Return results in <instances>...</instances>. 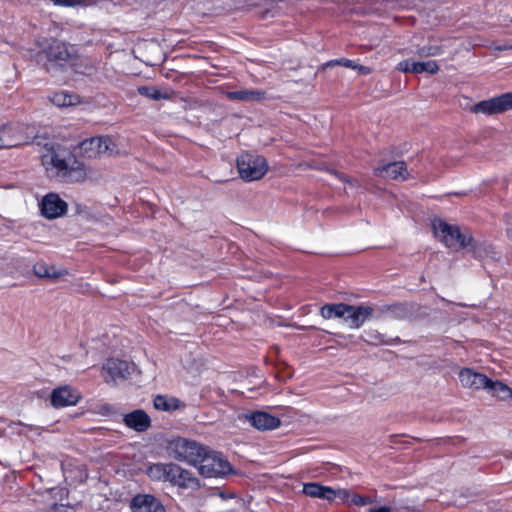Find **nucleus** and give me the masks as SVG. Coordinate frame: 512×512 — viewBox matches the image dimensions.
Returning <instances> with one entry per match:
<instances>
[{
  "label": "nucleus",
  "instance_id": "1",
  "mask_svg": "<svg viewBox=\"0 0 512 512\" xmlns=\"http://www.w3.org/2000/svg\"><path fill=\"white\" fill-rule=\"evenodd\" d=\"M41 161L46 172L52 177H60L66 181H79L85 178L84 165L59 144L46 143L42 148Z\"/></svg>",
  "mask_w": 512,
  "mask_h": 512
},
{
  "label": "nucleus",
  "instance_id": "2",
  "mask_svg": "<svg viewBox=\"0 0 512 512\" xmlns=\"http://www.w3.org/2000/svg\"><path fill=\"white\" fill-rule=\"evenodd\" d=\"M37 61L42 63L47 71L63 66L67 63L72 55L66 43L54 39H44L40 43V51L37 53Z\"/></svg>",
  "mask_w": 512,
  "mask_h": 512
},
{
  "label": "nucleus",
  "instance_id": "3",
  "mask_svg": "<svg viewBox=\"0 0 512 512\" xmlns=\"http://www.w3.org/2000/svg\"><path fill=\"white\" fill-rule=\"evenodd\" d=\"M167 448L174 459L197 466L201 462L206 446L192 439L177 437L169 442Z\"/></svg>",
  "mask_w": 512,
  "mask_h": 512
},
{
  "label": "nucleus",
  "instance_id": "4",
  "mask_svg": "<svg viewBox=\"0 0 512 512\" xmlns=\"http://www.w3.org/2000/svg\"><path fill=\"white\" fill-rule=\"evenodd\" d=\"M463 100H465L467 104L464 106L460 103V105L474 114L491 116L512 110V92H506L473 105H468L470 101L468 97H463Z\"/></svg>",
  "mask_w": 512,
  "mask_h": 512
},
{
  "label": "nucleus",
  "instance_id": "5",
  "mask_svg": "<svg viewBox=\"0 0 512 512\" xmlns=\"http://www.w3.org/2000/svg\"><path fill=\"white\" fill-rule=\"evenodd\" d=\"M237 169L240 177L250 182L261 179L267 173L268 163L261 155L245 152L237 158Z\"/></svg>",
  "mask_w": 512,
  "mask_h": 512
},
{
  "label": "nucleus",
  "instance_id": "6",
  "mask_svg": "<svg viewBox=\"0 0 512 512\" xmlns=\"http://www.w3.org/2000/svg\"><path fill=\"white\" fill-rule=\"evenodd\" d=\"M432 226L435 235L447 247H453L455 244H458L464 248L469 246L473 240L469 234L462 233L458 226L450 225L441 219L434 220Z\"/></svg>",
  "mask_w": 512,
  "mask_h": 512
},
{
  "label": "nucleus",
  "instance_id": "7",
  "mask_svg": "<svg viewBox=\"0 0 512 512\" xmlns=\"http://www.w3.org/2000/svg\"><path fill=\"white\" fill-rule=\"evenodd\" d=\"M198 465L205 477H219L232 471V466L221 453L209 451L207 447Z\"/></svg>",
  "mask_w": 512,
  "mask_h": 512
},
{
  "label": "nucleus",
  "instance_id": "8",
  "mask_svg": "<svg viewBox=\"0 0 512 512\" xmlns=\"http://www.w3.org/2000/svg\"><path fill=\"white\" fill-rule=\"evenodd\" d=\"M79 149L85 157L95 158L102 154H113L116 152V145L109 136H96L83 140Z\"/></svg>",
  "mask_w": 512,
  "mask_h": 512
},
{
  "label": "nucleus",
  "instance_id": "9",
  "mask_svg": "<svg viewBox=\"0 0 512 512\" xmlns=\"http://www.w3.org/2000/svg\"><path fill=\"white\" fill-rule=\"evenodd\" d=\"M41 215L49 220L59 218L67 213L68 204L57 193L46 194L40 204Z\"/></svg>",
  "mask_w": 512,
  "mask_h": 512
},
{
  "label": "nucleus",
  "instance_id": "10",
  "mask_svg": "<svg viewBox=\"0 0 512 512\" xmlns=\"http://www.w3.org/2000/svg\"><path fill=\"white\" fill-rule=\"evenodd\" d=\"M81 399L79 392L69 385L55 388L50 396V403L54 408H63L76 405Z\"/></svg>",
  "mask_w": 512,
  "mask_h": 512
},
{
  "label": "nucleus",
  "instance_id": "11",
  "mask_svg": "<svg viewBox=\"0 0 512 512\" xmlns=\"http://www.w3.org/2000/svg\"><path fill=\"white\" fill-rule=\"evenodd\" d=\"M374 309L369 305H349L346 307L344 321L351 329L360 328L367 320L372 318Z\"/></svg>",
  "mask_w": 512,
  "mask_h": 512
},
{
  "label": "nucleus",
  "instance_id": "12",
  "mask_svg": "<svg viewBox=\"0 0 512 512\" xmlns=\"http://www.w3.org/2000/svg\"><path fill=\"white\" fill-rule=\"evenodd\" d=\"M131 512H166L164 505L152 494H137L130 500Z\"/></svg>",
  "mask_w": 512,
  "mask_h": 512
},
{
  "label": "nucleus",
  "instance_id": "13",
  "mask_svg": "<svg viewBox=\"0 0 512 512\" xmlns=\"http://www.w3.org/2000/svg\"><path fill=\"white\" fill-rule=\"evenodd\" d=\"M245 417L251 426L260 431L273 430L281 424L278 417L263 411H255Z\"/></svg>",
  "mask_w": 512,
  "mask_h": 512
},
{
  "label": "nucleus",
  "instance_id": "14",
  "mask_svg": "<svg viewBox=\"0 0 512 512\" xmlns=\"http://www.w3.org/2000/svg\"><path fill=\"white\" fill-rule=\"evenodd\" d=\"M374 174L378 177L392 180H406L409 176L406 164L403 161L391 162L386 165L376 167L374 169Z\"/></svg>",
  "mask_w": 512,
  "mask_h": 512
},
{
  "label": "nucleus",
  "instance_id": "15",
  "mask_svg": "<svg viewBox=\"0 0 512 512\" xmlns=\"http://www.w3.org/2000/svg\"><path fill=\"white\" fill-rule=\"evenodd\" d=\"M123 422L127 427L137 432H144L151 425L150 417L144 410L141 409L134 410L124 415Z\"/></svg>",
  "mask_w": 512,
  "mask_h": 512
},
{
  "label": "nucleus",
  "instance_id": "16",
  "mask_svg": "<svg viewBox=\"0 0 512 512\" xmlns=\"http://www.w3.org/2000/svg\"><path fill=\"white\" fill-rule=\"evenodd\" d=\"M459 380L464 387L474 389H484L489 384V378L486 375L474 372L469 368L460 371Z\"/></svg>",
  "mask_w": 512,
  "mask_h": 512
},
{
  "label": "nucleus",
  "instance_id": "17",
  "mask_svg": "<svg viewBox=\"0 0 512 512\" xmlns=\"http://www.w3.org/2000/svg\"><path fill=\"white\" fill-rule=\"evenodd\" d=\"M103 371L112 381L127 379L130 375L129 364L124 360L108 359L103 365Z\"/></svg>",
  "mask_w": 512,
  "mask_h": 512
},
{
  "label": "nucleus",
  "instance_id": "18",
  "mask_svg": "<svg viewBox=\"0 0 512 512\" xmlns=\"http://www.w3.org/2000/svg\"><path fill=\"white\" fill-rule=\"evenodd\" d=\"M303 493L312 498H319L332 501L338 497V490L331 487L321 485L317 482L305 483L303 485Z\"/></svg>",
  "mask_w": 512,
  "mask_h": 512
},
{
  "label": "nucleus",
  "instance_id": "19",
  "mask_svg": "<svg viewBox=\"0 0 512 512\" xmlns=\"http://www.w3.org/2000/svg\"><path fill=\"white\" fill-rule=\"evenodd\" d=\"M137 92L150 100H168L171 99L173 92L168 89H160L155 86H139Z\"/></svg>",
  "mask_w": 512,
  "mask_h": 512
},
{
  "label": "nucleus",
  "instance_id": "20",
  "mask_svg": "<svg viewBox=\"0 0 512 512\" xmlns=\"http://www.w3.org/2000/svg\"><path fill=\"white\" fill-rule=\"evenodd\" d=\"M227 98L235 101L249 102L261 101L265 98V92L260 90H237L227 92Z\"/></svg>",
  "mask_w": 512,
  "mask_h": 512
},
{
  "label": "nucleus",
  "instance_id": "21",
  "mask_svg": "<svg viewBox=\"0 0 512 512\" xmlns=\"http://www.w3.org/2000/svg\"><path fill=\"white\" fill-rule=\"evenodd\" d=\"M50 100L58 107H69L80 103L79 96L68 91L56 92L50 97Z\"/></svg>",
  "mask_w": 512,
  "mask_h": 512
},
{
  "label": "nucleus",
  "instance_id": "22",
  "mask_svg": "<svg viewBox=\"0 0 512 512\" xmlns=\"http://www.w3.org/2000/svg\"><path fill=\"white\" fill-rule=\"evenodd\" d=\"M346 307L345 303H335V304H325L320 309V314L324 319L331 318H343L346 315Z\"/></svg>",
  "mask_w": 512,
  "mask_h": 512
},
{
  "label": "nucleus",
  "instance_id": "23",
  "mask_svg": "<svg viewBox=\"0 0 512 512\" xmlns=\"http://www.w3.org/2000/svg\"><path fill=\"white\" fill-rule=\"evenodd\" d=\"M154 407L160 411H175L180 408L181 402L175 397H167L164 395H157L154 398Z\"/></svg>",
  "mask_w": 512,
  "mask_h": 512
},
{
  "label": "nucleus",
  "instance_id": "24",
  "mask_svg": "<svg viewBox=\"0 0 512 512\" xmlns=\"http://www.w3.org/2000/svg\"><path fill=\"white\" fill-rule=\"evenodd\" d=\"M492 396H495L501 400L508 399L512 396V390L504 383L500 381H493L489 379V384L484 388Z\"/></svg>",
  "mask_w": 512,
  "mask_h": 512
},
{
  "label": "nucleus",
  "instance_id": "25",
  "mask_svg": "<svg viewBox=\"0 0 512 512\" xmlns=\"http://www.w3.org/2000/svg\"><path fill=\"white\" fill-rule=\"evenodd\" d=\"M338 497H340L344 502H346L349 505L352 504V505H356V506H364V505L372 503L371 498L361 496L356 493H352L346 489H339Z\"/></svg>",
  "mask_w": 512,
  "mask_h": 512
},
{
  "label": "nucleus",
  "instance_id": "26",
  "mask_svg": "<svg viewBox=\"0 0 512 512\" xmlns=\"http://www.w3.org/2000/svg\"><path fill=\"white\" fill-rule=\"evenodd\" d=\"M175 486L181 488H192L198 486V480L186 469L179 467V471L176 474V479L173 483Z\"/></svg>",
  "mask_w": 512,
  "mask_h": 512
},
{
  "label": "nucleus",
  "instance_id": "27",
  "mask_svg": "<svg viewBox=\"0 0 512 512\" xmlns=\"http://www.w3.org/2000/svg\"><path fill=\"white\" fill-rule=\"evenodd\" d=\"M166 463L150 464L146 468V474L152 481H162L165 479Z\"/></svg>",
  "mask_w": 512,
  "mask_h": 512
},
{
  "label": "nucleus",
  "instance_id": "28",
  "mask_svg": "<svg viewBox=\"0 0 512 512\" xmlns=\"http://www.w3.org/2000/svg\"><path fill=\"white\" fill-rule=\"evenodd\" d=\"M101 0H51L55 6L60 7H92L96 6Z\"/></svg>",
  "mask_w": 512,
  "mask_h": 512
},
{
  "label": "nucleus",
  "instance_id": "29",
  "mask_svg": "<svg viewBox=\"0 0 512 512\" xmlns=\"http://www.w3.org/2000/svg\"><path fill=\"white\" fill-rule=\"evenodd\" d=\"M439 70V66L436 61L429 60L424 62H414L412 64V73L420 74L427 72L429 74H436Z\"/></svg>",
  "mask_w": 512,
  "mask_h": 512
},
{
  "label": "nucleus",
  "instance_id": "30",
  "mask_svg": "<svg viewBox=\"0 0 512 512\" xmlns=\"http://www.w3.org/2000/svg\"><path fill=\"white\" fill-rule=\"evenodd\" d=\"M383 311L390 313L396 318H404L408 314V308L405 304L395 303L382 308Z\"/></svg>",
  "mask_w": 512,
  "mask_h": 512
},
{
  "label": "nucleus",
  "instance_id": "31",
  "mask_svg": "<svg viewBox=\"0 0 512 512\" xmlns=\"http://www.w3.org/2000/svg\"><path fill=\"white\" fill-rule=\"evenodd\" d=\"M442 53V50L439 46H423L417 50V54L420 57H429V56H438Z\"/></svg>",
  "mask_w": 512,
  "mask_h": 512
},
{
  "label": "nucleus",
  "instance_id": "32",
  "mask_svg": "<svg viewBox=\"0 0 512 512\" xmlns=\"http://www.w3.org/2000/svg\"><path fill=\"white\" fill-rule=\"evenodd\" d=\"M179 465L175 463H166L165 479L164 482H169L173 485L176 474L179 471Z\"/></svg>",
  "mask_w": 512,
  "mask_h": 512
},
{
  "label": "nucleus",
  "instance_id": "33",
  "mask_svg": "<svg viewBox=\"0 0 512 512\" xmlns=\"http://www.w3.org/2000/svg\"><path fill=\"white\" fill-rule=\"evenodd\" d=\"M17 143L14 139L7 134L5 128L0 130V149L12 148L15 147Z\"/></svg>",
  "mask_w": 512,
  "mask_h": 512
},
{
  "label": "nucleus",
  "instance_id": "34",
  "mask_svg": "<svg viewBox=\"0 0 512 512\" xmlns=\"http://www.w3.org/2000/svg\"><path fill=\"white\" fill-rule=\"evenodd\" d=\"M365 334L368 337L367 341L371 344L377 345L385 343L384 336L376 330L365 331Z\"/></svg>",
  "mask_w": 512,
  "mask_h": 512
},
{
  "label": "nucleus",
  "instance_id": "35",
  "mask_svg": "<svg viewBox=\"0 0 512 512\" xmlns=\"http://www.w3.org/2000/svg\"><path fill=\"white\" fill-rule=\"evenodd\" d=\"M327 65H340V66H343V67H346L349 69H353V70L356 69V67H357V64L353 60L346 59V58L331 60L330 62H328Z\"/></svg>",
  "mask_w": 512,
  "mask_h": 512
},
{
  "label": "nucleus",
  "instance_id": "36",
  "mask_svg": "<svg viewBox=\"0 0 512 512\" xmlns=\"http://www.w3.org/2000/svg\"><path fill=\"white\" fill-rule=\"evenodd\" d=\"M412 64H414V62H410L408 60L401 61L398 64L397 69L404 73L412 72Z\"/></svg>",
  "mask_w": 512,
  "mask_h": 512
},
{
  "label": "nucleus",
  "instance_id": "37",
  "mask_svg": "<svg viewBox=\"0 0 512 512\" xmlns=\"http://www.w3.org/2000/svg\"><path fill=\"white\" fill-rule=\"evenodd\" d=\"M34 271H35V274L40 277L50 276L47 269L43 265L35 266Z\"/></svg>",
  "mask_w": 512,
  "mask_h": 512
},
{
  "label": "nucleus",
  "instance_id": "38",
  "mask_svg": "<svg viewBox=\"0 0 512 512\" xmlns=\"http://www.w3.org/2000/svg\"><path fill=\"white\" fill-rule=\"evenodd\" d=\"M355 70H357L361 75H369L371 73V68L358 64Z\"/></svg>",
  "mask_w": 512,
  "mask_h": 512
},
{
  "label": "nucleus",
  "instance_id": "39",
  "mask_svg": "<svg viewBox=\"0 0 512 512\" xmlns=\"http://www.w3.org/2000/svg\"><path fill=\"white\" fill-rule=\"evenodd\" d=\"M368 512H392V509L388 506H381L378 508L370 509Z\"/></svg>",
  "mask_w": 512,
  "mask_h": 512
},
{
  "label": "nucleus",
  "instance_id": "40",
  "mask_svg": "<svg viewBox=\"0 0 512 512\" xmlns=\"http://www.w3.org/2000/svg\"><path fill=\"white\" fill-rule=\"evenodd\" d=\"M508 49H512V45H498V46H495V50H499V51H502V50H508Z\"/></svg>",
  "mask_w": 512,
  "mask_h": 512
},
{
  "label": "nucleus",
  "instance_id": "41",
  "mask_svg": "<svg viewBox=\"0 0 512 512\" xmlns=\"http://www.w3.org/2000/svg\"><path fill=\"white\" fill-rule=\"evenodd\" d=\"M339 178L344 182H349V180L345 176H339Z\"/></svg>",
  "mask_w": 512,
  "mask_h": 512
}]
</instances>
